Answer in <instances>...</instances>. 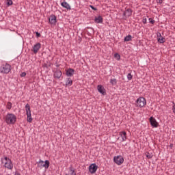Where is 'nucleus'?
<instances>
[{
    "label": "nucleus",
    "instance_id": "nucleus-4",
    "mask_svg": "<svg viewBox=\"0 0 175 175\" xmlns=\"http://www.w3.org/2000/svg\"><path fill=\"white\" fill-rule=\"evenodd\" d=\"M37 166L40 169H43V167L45 169H49L50 167V161H49V160H46L45 161L40 160L38 162H37Z\"/></svg>",
    "mask_w": 175,
    "mask_h": 175
},
{
    "label": "nucleus",
    "instance_id": "nucleus-28",
    "mask_svg": "<svg viewBox=\"0 0 175 175\" xmlns=\"http://www.w3.org/2000/svg\"><path fill=\"white\" fill-rule=\"evenodd\" d=\"M8 6H10V5H13V1L12 0H7Z\"/></svg>",
    "mask_w": 175,
    "mask_h": 175
},
{
    "label": "nucleus",
    "instance_id": "nucleus-6",
    "mask_svg": "<svg viewBox=\"0 0 175 175\" xmlns=\"http://www.w3.org/2000/svg\"><path fill=\"white\" fill-rule=\"evenodd\" d=\"M113 162L118 165H122V163H124V157H122V156H115L113 158Z\"/></svg>",
    "mask_w": 175,
    "mask_h": 175
},
{
    "label": "nucleus",
    "instance_id": "nucleus-33",
    "mask_svg": "<svg viewBox=\"0 0 175 175\" xmlns=\"http://www.w3.org/2000/svg\"><path fill=\"white\" fill-rule=\"evenodd\" d=\"M36 35L37 38H40V33L39 32H36Z\"/></svg>",
    "mask_w": 175,
    "mask_h": 175
},
{
    "label": "nucleus",
    "instance_id": "nucleus-19",
    "mask_svg": "<svg viewBox=\"0 0 175 175\" xmlns=\"http://www.w3.org/2000/svg\"><path fill=\"white\" fill-rule=\"evenodd\" d=\"M25 109H26L27 116H30L31 115V107L29 106V104L26 105Z\"/></svg>",
    "mask_w": 175,
    "mask_h": 175
},
{
    "label": "nucleus",
    "instance_id": "nucleus-17",
    "mask_svg": "<svg viewBox=\"0 0 175 175\" xmlns=\"http://www.w3.org/2000/svg\"><path fill=\"white\" fill-rule=\"evenodd\" d=\"M61 76H62V72L60 70H57L54 73L55 79H61Z\"/></svg>",
    "mask_w": 175,
    "mask_h": 175
},
{
    "label": "nucleus",
    "instance_id": "nucleus-10",
    "mask_svg": "<svg viewBox=\"0 0 175 175\" xmlns=\"http://www.w3.org/2000/svg\"><path fill=\"white\" fill-rule=\"evenodd\" d=\"M150 122L152 126H154V128H158V123L157 122V120H155V118L153 117L150 118Z\"/></svg>",
    "mask_w": 175,
    "mask_h": 175
},
{
    "label": "nucleus",
    "instance_id": "nucleus-18",
    "mask_svg": "<svg viewBox=\"0 0 175 175\" xmlns=\"http://www.w3.org/2000/svg\"><path fill=\"white\" fill-rule=\"evenodd\" d=\"M95 23H97L98 24H102V23H103V18H102L100 16L96 17Z\"/></svg>",
    "mask_w": 175,
    "mask_h": 175
},
{
    "label": "nucleus",
    "instance_id": "nucleus-7",
    "mask_svg": "<svg viewBox=\"0 0 175 175\" xmlns=\"http://www.w3.org/2000/svg\"><path fill=\"white\" fill-rule=\"evenodd\" d=\"M97 170H98V165H96V164L93 163V164L90 165V167H89V172L92 174H94V173H96Z\"/></svg>",
    "mask_w": 175,
    "mask_h": 175
},
{
    "label": "nucleus",
    "instance_id": "nucleus-21",
    "mask_svg": "<svg viewBox=\"0 0 175 175\" xmlns=\"http://www.w3.org/2000/svg\"><path fill=\"white\" fill-rule=\"evenodd\" d=\"M132 40V36L129 35L124 38V42H131Z\"/></svg>",
    "mask_w": 175,
    "mask_h": 175
},
{
    "label": "nucleus",
    "instance_id": "nucleus-31",
    "mask_svg": "<svg viewBox=\"0 0 175 175\" xmlns=\"http://www.w3.org/2000/svg\"><path fill=\"white\" fill-rule=\"evenodd\" d=\"M25 76H27V73H25V72H22V73L21 74V77H25Z\"/></svg>",
    "mask_w": 175,
    "mask_h": 175
},
{
    "label": "nucleus",
    "instance_id": "nucleus-23",
    "mask_svg": "<svg viewBox=\"0 0 175 175\" xmlns=\"http://www.w3.org/2000/svg\"><path fill=\"white\" fill-rule=\"evenodd\" d=\"M145 155H146V157L148 159H151V158H152V153H150V152H146V153H145Z\"/></svg>",
    "mask_w": 175,
    "mask_h": 175
},
{
    "label": "nucleus",
    "instance_id": "nucleus-26",
    "mask_svg": "<svg viewBox=\"0 0 175 175\" xmlns=\"http://www.w3.org/2000/svg\"><path fill=\"white\" fill-rule=\"evenodd\" d=\"M12 103L8 102V103H7V109H8V110H10V109H12Z\"/></svg>",
    "mask_w": 175,
    "mask_h": 175
},
{
    "label": "nucleus",
    "instance_id": "nucleus-15",
    "mask_svg": "<svg viewBox=\"0 0 175 175\" xmlns=\"http://www.w3.org/2000/svg\"><path fill=\"white\" fill-rule=\"evenodd\" d=\"M61 5H62V8L67 9V10H70V9H71L70 5L66 1H64V2L61 3Z\"/></svg>",
    "mask_w": 175,
    "mask_h": 175
},
{
    "label": "nucleus",
    "instance_id": "nucleus-29",
    "mask_svg": "<svg viewBox=\"0 0 175 175\" xmlns=\"http://www.w3.org/2000/svg\"><path fill=\"white\" fill-rule=\"evenodd\" d=\"M132 77H133L132 74L129 73V74L127 75V79H128V80H131V79H132Z\"/></svg>",
    "mask_w": 175,
    "mask_h": 175
},
{
    "label": "nucleus",
    "instance_id": "nucleus-1",
    "mask_svg": "<svg viewBox=\"0 0 175 175\" xmlns=\"http://www.w3.org/2000/svg\"><path fill=\"white\" fill-rule=\"evenodd\" d=\"M5 121L8 125L15 124L17 117L13 113H8L5 117Z\"/></svg>",
    "mask_w": 175,
    "mask_h": 175
},
{
    "label": "nucleus",
    "instance_id": "nucleus-16",
    "mask_svg": "<svg viewBox=\"0 0 175 175\" xmlns=\"http://www.w3.org/2000/svg\"><path fill=\"white\" fill-rule=\"evenodd\" d=\"M123 14L126 17H131V16H132V10L131 9L126 10Z\"/></svg>",
    "mask_w": 175,
    "mask_h": 175
},
{
    "label": "nucleus",
    "instance_id": "nucleus-22",
    "mask_svg": "<svg viewBox=\"0 0 175 175\" xmlns=\"http://www.w3.org/2000/svg\"><path fill=\"white\" fill-rule=\"evenodd\" d=\"M110 83L112 84V85H116L117 84V79L113 78L110 79Z\"/></svg>",
    "mask_w": 175,
    "mask_h": 175
},
{
    "label": "nucleus",
    "instance_id": "nucleus-27",
    "mask_svg": "<svg viewBox=\"0 0 175 175\" xmlns=\"http://www.w3.org/2000/svg\"><path fill=\"white\" fill-rule=\"evenodd\" d=\"M27 122H32V117L30 115H27Z\"/></svg>",
    "mask_w": 175,
    "mask_h": 175
},
{
    "label": "nucleus",
    "instance_id": "nucleus-12",
    "mask_svg": "<svg viewBox=\"0 0 175 175\" xmlns=\"http://www.w3.org/2000/svg\"><path fill=\"white\" fill-rule=\"evenodd\" d=\"M41 44L40 43H37L33 46V51L34 54H36L39 50H40Z\"/></svg>",
    "mask_w": 175,
    "mask_h": 175
},
{
    "label": "nucleus",
    "instance_id": "nucleus-3",
    "mask_svg": "<svg viewBox=\"0 0 175 175\" xmlns=\"http://www.w3.org/2000/svg\"><path fill=\"white\" fill-rule=\"evenodd\" d=\"M2 163L4 164L5 167L7 169L12 170L13 169V163H12V160L8 157H5L1 159Z\"/></svg>",
    "mask_w": 175,
    "mask_h": 175
},
{
    "label": "nucleus",
    "instance_id": "nucleus-34",
    "mask_svg": "<svg viewBox=\"0 0 175 175\" xmlns=\"http://www.w3.org/2000/svg\"><path fill=\"white\" fill-rule=\"evenodd\" d=\"M90 8H91V9H92V10H97V9L95 7H94L93 5H90Z\"/></svg>",
    "mask_w": 175,
    "mask_h": 175
},
{
    "label": "nucleus",
    "instance_id": "nucleus-13",
    "mask_svg": "<svg viewBox=\"0 0 175 175\" xmlns=\"http://www.w3.org/2000/svg\"><path fill=\"white\" fill-rule=\"evenodd\" d=\"M157 41L159 43H165L166 42V40H165V38L162 37V35L161 33H157Z\"/></svg>",
    "mask_w": 175,
    "mask_h": 175
},
{
    "label": "nucleus",
    "instance_id": "nucleus-11",
    "mask_svg": "<svg viewBox=\"0 0 175 175\" xmlns=\"http://www.w3.org/2000/svg\"><path fill=\"white\" fill-rule=\"evenodd\" d=\"M97 90L100 94H102V95H106V90H105V88L101 85L97 86Z\"/></svg>",
    "mask_w": 175,
    "mask_h": 175
},
{
    "label": "nucleus",
    "instance_id": "nucleus-2",
    "mask_svg": "<svg viewBox=\"0 0 175 175\" xmlns=\"http://www.w3.org/2000/svg\"><path fill=\"white\" fill-rule=\"evenodd\" d=\"M12 70V66L9 64H3L0 66V72L8 75Z\"/></svg>",
    "mask_w": 175,
    "mask_h": 175
},
{
    "label": "nucleus",
    "instance_id": "nucleus-20",
    "mask_svg": "<svg viewBox=\"0 0 175 175\" xmlns=\"http://www.w3.org/2000/svg\"><path fill=\"white\" fill-rule=\"evenodd\" d=\"M72 83H73V81H72V79H70V78H68L67 81L66 82V85L70 86V85H72Z\"/></svg>",
    "mask_w": 175,
    "mask_h": 175
},
{
    "label": "nucleus",
    "instance_id": "nucleus-8",
    "mask_svg": "<svg viewBox=\"0 0 175 175\" xmlns=\"http://www.w3.org/2000/svg\"><path fill=\"white\" fill-rule=\"evenodd\" d=\"M120 137L118 138L120 142H125L126 140V132H120L119 134Z\"/></svg>",
    "mask_w": 175,
    "mask_h": 175
},
{
    "label": "nucleus",
    "instance_id": "nucleus-25",
    "mask_svg": "<svg viewBox=\"0 0 175 175\" xmlns=\"http://www.w3.org/2000/svg\"><path fill=\"white\" fill-rule=\"evenodd\" d=\"M114 57L118 61H120V59L121 58V56L118 53H115Z\"/></svg>",
    "mask_w": 175,
    "mask_h": 175
},
{
    "label": "nucleus",
    "instance_id": "nucleus-9",
    "mask_svg": "<svg viewBox=\"0 0 175 175\" xmlns=\"http://www.w3.org/2000/svg\"><path fill=\"white\" fill-rule=\"evenodd\" d=\"M49 21L51 25H55V24H57V17L55 15H51L49 18Z\"/></svg>",
    "mask_w": 175,
    "mask_h": 175
},
{
    "label": "nucleus",
    "instance_id": "nucleus-36",
    "mask_svg": "<svg viewBox=\"0 0 175 175\" xmlns=\"http://www.w3.org/2000/svg\"><path fill=\"white\" fill-rule=\"evenodd\" d=\"M163 0H157V3H162Z\"/></svg>",
    "mask_w": 175,
    "mask_h": 175
},
{
    "label": "nucleus",
    "instance_id": "nucleus-5",
    "mask_svg": "<svg viewBox=\"0 0 175 175\" xmlns=\"http://www.w3.org/2000/svg\"><path fill=\"white\" fill-rule=\"evenodd\" d=\"M137 106L138 107H144V106H146V98H143V97H140L139 98H137Z\"/></svg>",
    "mask_w": 175,
    "mask_h": 175
},
{
    "label": "nucleus",
    "instance_id": "nucleus-24",
    "mask_svg": "<svg viewBox=\"0 0 175 175\" xmlns=\"http://www.w3.org/2000/svg\"><path fill=\"white\" fill-rule=\"evenodd\" d=\"M70 175H76V171L72 167H70Z\"/></svg>",
    "mask_w": 175,
    "mask_h": 175
},
{
    "label": "nucleus",
    "instance_id": "nucleus-30",
    "mask_svg": "<svg viewBox=\"0 0 175 175\" xmlns=\"http://www.w3.org/2000/svg\"><path fill=\"white\" fill-rule=\"evenodd\" d=\"M149 21H150V23H151V24H154V23H155V21H154V19H152V18H149Z\"/></svg>",
    "mask_w": 175,
    "mask_h": 175
},
{
    "label": "nucleus",
    "instance_id": "nucleus-35",
    "mask_svg": "<svg viewBox=\"0 0 175 175\" xmlns=\"http://www.w3.org/2000/svg\"><path fill=\"white\" fill-rule=\"evenodd\" d=\"M173 113L175 114V105L172 107Z\"/></svg>",
    "mask_w": 175,
    "mask_h": 175
},
{
    "label": "nucleus",
    "instance_id": "nucleus-14",
    "mask_svg": "<svg viewBox=\"0 0 175 175\" xmlns=\"http://www.w3.org/2000/svg\"><path fill=\"white\" fill-rule=\"evenodd\" d=\"M73 75H75V70L69 68L66 70V76H68V77H72Z\"/></svg>",
    "mask_w": 175,
    "mask_h": 175
},
{
    "label": "nucleus",
    "instance_id": "nucleus-32",
    "mask_svg": "<svg viewBox=\"0 0 175 175\" xmlns=\"http://www.w3.org/2000/svg\"><path fill=\"white\" fill-rule=\"evenodd\" d=\"M142 23H143L144 24H146V23H147V18H144Z\"/></svg>",
    "mask_w": 175,
    "mask_h": 175
}]
</instances>
